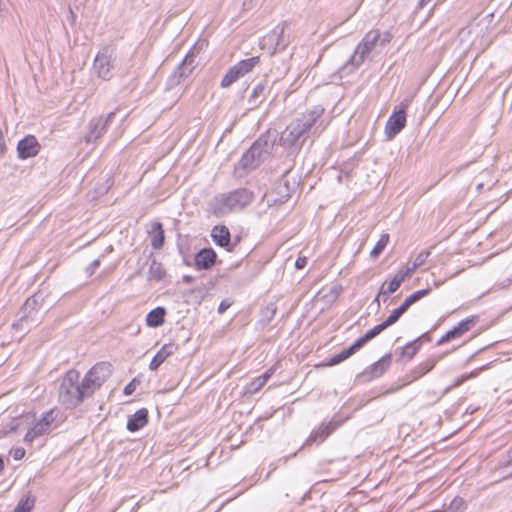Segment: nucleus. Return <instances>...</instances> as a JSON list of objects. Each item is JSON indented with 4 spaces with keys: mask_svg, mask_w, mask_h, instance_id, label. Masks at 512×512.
<instances>
[{
    "mask_svg": "<svg viewBox=\"0 0 512 512\" xmlns=\"http://www.w3.org/2000/svg\"><path fill=\"white\" fill-rule=\"evenodd\" d=\"M436 363L437 359L435 358L427 359L416 367V372L420 375H425L435 367Z\"/></svg>",
    "mask_w": 512,
    "mask_h": 512,
    "instance_id": "e433bc0d",
    "label": "nucleus"
},
{
    "mask_svg": "<svg viewBox=\"0 0 512 512\" xmlns=\"http://www.w3.org/2000/svg\"><path fill=\"white\" fill-rule=\"evenodd\" d=\"M476 375V373L472 372L471 374H467V375H461L459 376L453 384H451L449 387L446 388V392L450 391L451 389L453 388H456L458 386H460L462 383H464L467 379L471 378V377H474Z\"/></svg>",
    "mask_w": 512,
    "mask_h": 512,
    "instance_id": "c03bdc74",
    "label": "nucleus"
},
{
    "mask_svg": "<svg viewBox=\"0 0 512 512\" xmlns=\"http://www.w3.org/2000/svg\"><path fill=\"white\" fill-rule=\"evenodd\" d=\"M216 253L213 249H202L195 256V267L199 270H207L214 265Z\"/></svg>",
    "mask_w": 512,
    "mask_h": 512,
    "instance_id": "f3484780",
    "label": "nucleus"
},
{
    "mask_svg": "<svg viewBox=\"0 0 512 512\" xmlns=\"http://www.w3.org/2000/svg\"><path fill=\"white\" fill-rule=\"evenodd\" d=\"M475 323V318H467L462 321H460L455 327H453L451 330L446 332L445 335H443L438 341L437 345H442L446 342H449L453 339L461 337L463 334H465L467 331H469L472 326Z\"/></svg>",
    "mask_w": 512,
    "mask_h": 512,
    "instance_id": "2eb2a0df",
    "label": "nucleus"
},
{
    "mask_svg": "<svg viewBox=\"0 0 512 512\" xmlns=\"http://www.w3.org/2000/svg\"><path fill=\"white\" fill-rule=\"evenodd\" d=\"M389 242V235L388 234H382L372 251L370 252V256L372 258H377L382 251L385 249Z\"/></svg>",
    "mask_w": 512,
    "mask_h": 512,
    "instance_id": "72a5a7b5",
    "label": "nucleus"
},
{
    "mask_svg": "<svg viewBox=\"0 0 512 512\" xmlns=\"http://www.w3.org/2000/svg\"><path fill=\"white\" fill-rule=\"evenodd\" d=\"M166 310L163 307H157L151 310L146 317V324L149 327H158L164 323Z\"/></svg>",
    "mask_w": 512,
    "mask_h": 512,
    "instance_id": "4be33fe9",
    "label": "nucleus"
},
{
    "mask_svg": "<svg viewBox=\"0 0 512 512\" xmlns=\"http://www.w3.org/2000/svg\"><path fill=\"white\" fill-rule=\"evenodd\" d=\"M41 301V297L37 294L29 297L19 311V317L13 323V328L18 331H28L37 326L42 319Z\"/></svg>",
    "mask_w": 512,
    "mask_h": 512,
    "instance_id": "39448f33",
    "label": "nucleus"
},
{
    "mask_svg": "<svg viewBox=\"0 0 512 512\" xmlns=\"http://www.w3.org/2000/svg\"><path fill=\"white\" fill-rule=\"evenodd\" d=\"M3 467H4V463H3L2 458L0 457V471L3 469Z\"/></svg>",
    "mask_w": 512,
    "mask_h": 512,
    "instance_id": "13d9d810",
    "label": "nucleus"
},
{
    "mask_svg": "<svg viewBox=\"0 0 512 512\" xmlns=\"http://www.w3.org/2000/svg\"><path fill=\"white\" fill-rule=\"evenodd\" d=\"M401 281L396 278L395 276L392 278V280L387 284L383 283L380 287V294H384L385 296L389 295L390 293H394L398 290V288L401 285Z\"/></svg>",
    "mask_w": 512,
    "mask_h": 512,
    "instance_id": "f704fd0d",
    "label": "nucleus"
},
{
    "mask_svg": "<svg viewBox=\"0 0 512 512\" xmlns=\"http://www.w3.org/2000/svg\"><path fill=\"white\" fill-rule=\"evenodd\" d=\"M386 326L383 323H380L370 330H368L362 337L357 339L355 341V344L358 346V348H362L367 342L378 336L382 331H384Z\"/></svg>",
    "mask_w": 512,
    "mask_h": 512,
    "instance_id": "393cba45",
    "label": "nucleus"
},
{
    "mask_svg": "<svg viewBox=\"0 0 512 512\" xmlns=\"http://www.w3.org/2000/svg\"><path fill=\"white\" fill-rule=\"evenodd\" d=\"M134 390H135V385L133 382H130L128 385L125 386L124 393L126 395H130L133 393Z\"/></svg>",
    "mask_w": 512,
    "mask_h": 512,
    "instance_id": "09e8293b",
    "label": "nucleus"
},
{
    "mask_svg": "<svg viewBox=\"0 0 512 512\" xmlns=\"http://www.w3.org/2000/svg\"><path fill=\"white\" fill-rule=\"evenodd\" d=\"M256 148H250L244 155L241 157L239 164L242 168H255L262 162L258 156L255 154Z\"/></svg>",
    "mask_w": 512,
    "mask_h": 512,
    "instance_id": "b1692460",
    "label": "nucleus"
},
{
    "mask_svg": "<svg viewBox=\"0 0 512 512\" xmlns=\"http://www.w3.org/2000/svg\"><path fill=\"white\" fill-rule=\"evenodd\" d=\"M287 24L283 22L278 24L267 36L262 40V48H265L267 44L274 45L271 54H274L278 50H283L288 45V38L285 36V28Z\"/></svg>",
    "mask_w": 512,
    "mask_h": 512,
    "instance_id": "1a4fd4ad",
    "label": "nucleus"
},
{
    "mask_svg": "<svg viewBox=\"0 0 512 512\" xmlns=\"http://www.w3.org/2000/svg\"><path fill=\"white\" fill-rule=\"evenodd\" d=\"M166 272L162 264L156 260H153L149 267V276L152 279L160 281L164 278Z\"/></svg>",
    "mask_w": 512,
    "mask_h": 512,
    "instance_id": "7c9ffc66",
    "label": "nucleus"
},
{
    "mask_svg": "<svg viewBox=\"0 0 512 512\" xmlns=\"http://www.w3.org/2000/svg\"><path fill=\"white\" fill-rule=\"evenodd\" d=\"M24 454H25L24 449H17V450L15 451V453H14V458H15L16 460H19V459H21V458L24 456Z\"/></svg>",
    "mask_w": 512,
    "mask_h": 512,
    "instance_id": "3c124183",
    "label": "nucleus"
},
{
    "mask_svg": "<svg viewBox=\"0 0 512 512\" xmlns=\"http://www.w3.org/2000/svg\"><path fill=\"white\" fill-rule=\"evenodd\" d=\"M115 112H110L106 115H100L92 118L87 126V133L85 135L86 143H93L97 141L107 130V127L113 121Z\"/></svg>",
    "mask_w": 512,
    "mask_h": 512,
    "instance_id": "6e6552de",
    "label": "nucleus"
},
{
    "mask_svg": "<svg viewBox=\"0 0 512 512\" xmlns=\"http://www.w3.org/2000/svg\"><path fill=\"white\" fill-rule=\"evenodd\" d=\"M449 509L451 510V512H458L464 510L466 509V503L462 498L456 497L451 501Z\"/></svg>",
    "mask_w": 512,
    "mask_h": 512,
    "instance_id": "79ce46f5",
    "label": "nucleus"
},
{
    "mask_svg": "<svg viewBox=\"0 0 512 512\" xmlns=\"http://www.w3.org/2000/svg\"><path fill=\"white\" fill-rule=\"evenodd\" d=\"M57 416L56 410L51 409L47 412H45L42 417L38 420L45 428L46 430H49L51 424L55 421Z\"/></svg>",
    "mask_w": 512,
    "mask_h": 512,
    "instance_id": "c9c22d12",
    "label": "nucleus"
},
{
    "mask_svg": "<svg viewBox=\"0 0 512 512\" xmlns=\"http://www.w3.org/2000/svg\"><path fill=\"white\" fill-rule=\"evenodd\" d=\"M99 264H100V261H99V260H94V261L91 263V267H92V268H96V267H98V266H99Z\"/></svg>",
    "mask_w": 512,
    "mask_h": 512,
    "instance_id": "5fc2aeb1",
    "label": "nucleus"
},
{
    "mask_svg": "<svg viewBox=\"0 0 512 512\" xmlns=\"http://www.w3.org/2000/svg\"><path fill=\"white\" fill-rule=\"evenodd\" d=\"M275 140V133L271 134L270 132H267L266 134L261 135L250 148H256V156H258L261 161H264L271 155L275 145Z\"/></svg>",
    "mask_w": 512,
    "mask_h": 512,
    "instance_id": "f8f14e48",
    "label": "nucleus"
},
{
    "mask_svg": "<svg viewBox=\"0 0 512 512\" xmlns=\"http://www.w3.org/2000/svg\"><path fill=\"white\" fill-rule=\"evenodd\" d=\"M243 77L236 65L232 66L221 80V87L227 88Z\"/></svg>",
    "mask_w": 512,
    "mask_h": 512,
    "instance_id": "c85d7f7f",
    "label": "nucleus"
},
{
    "mask_svg": "<svg viewBox=\"0 0 512 512\" xmlns=\"http://www.w3.org/2000/svg\"><path fill=\"white\" fill-rule=\"evenodd\" d=\"M430 255V252L429 251H421L414 259L412 265L415 269L419 268L420 266H422L425 261L427 260V258L429 257Z\"/></svg>",
    "mask_w": 512,
    "mask_h": 512,
    "instance_id": "37998d69",
    "label": "nucleus"
},
{
    "mask_svg": "<svg viewBox=\"0 0 512 512\" xmlns=\"http://www.w3.org/2000/svg\"><path fill=\"white\" fill-rule=\"evenodd\" d=\"M230 307V303L226 301H222L218 307V312L220 314L224 313Z\"/></svg>",
    "mask_w": 512,
    "mask_h": 512,
    "instance_id": "de8ad7c7",
    "label": "nucleus"
},
{
    "mask_svg": "<svg viewBox=\"0 0 512 512\" xmlns=\"http://www.w3.org/2000/svg\"><path fill=\"white\" fill-rule=\"evenodd\" d=\"M266 383L262 380V378L256 377L253 379L246 387L245 393L254 394L258 392Z\"/></svg>",
    "mask_w": 512,
    "mask_h": 512,
    "instance_id": "4c0bfd02",
    "label": "nucleus"
},
{
    "mask_svg": "<svg viewBox=\"0 0 512 512\" xmlns=\"http://www.w3.org/2000/svg\"><path fill=\"white\" fill-rule=\"evenodd\" d=\"M275 370H276L275 367H271L265 373L260 375V377L266 383L271 378V376L275 373Z\"/></svg>",
    "mask_w": 512,
    "mask_h": 512,
    "instance_id": "a18cd8bd",
    "label": "nucleus"
},
{
    "mask_svg": "<svg viewBox=\"0 0 512 512\" xmlns=\"http://www.w3.org/2000/svg\"><path fill=\"white\" fill-rule=\"evenodd\" d=\"M46 428L40 423L36 422L35 425L28 430L24 437L25 442L31 443L35 438L47 432Z\"/></svg>",
    "mask_w": 512,
    "mask_h": 512,
    "instance_id": "2f4dec72",
    "label": "nucleus"
},
{
    "mask_svg": "<svg viewBox=\"0 0 512 512\" xmlns=\"http://www.w3.org/2000/svg\"><path fill=\"white\" fill-rule=\"evenodd\" d=\"M404 314L401 307L394 309L391 314L386 318L385 321L382 323L386 326V328L390 327L391 325L395 324L399 318Z\"/></svg>",
    "mask_w": 512,
    "mask_h": 512,
    "instance_id": "58836bf2",
    "label": "nucleus"
},
{
    "mask_svg": "<svg viewBox=\"0 0 512 512\" xmlns=\"http://www.w3.org/2000/svg\"><path fill=\"white\" fill-rule=\"evenodd\" d=\"M421 345H422V343H421L420 339H415L402 347L401 355L403 357H406L408 360H410L418 352Z\"/></svg>",
    "mask_w": 512,
    "mask_h": 512,
    "instance_id": "c756f323",
    "label": "nucleus"
},
{
    "mask_svg": "<svg viewBox=\"0 0 512 512\" xmlns=\"http://www.w3.org/2000/svg\"><path fill=\"white\" fill-rule=\"evenodd\" d=\"M34 504L35 499L33 497L26 496L19 501L13 512H31L34 508Z\"/></svg>",
    "mask_w": 512,
    "mask_h": 512,
    "instance_id": "473e14b6",
    "label": "nucleus"
},
{
    "mask_svg": "<svg viewBox=\"0 0 512 512\" xmlns=\"http://www.w3.org/2000/svg\"><path fill=\"white\" fill-rule=\"evenodd\" d=\"M253 194L245 188L234 190L215 197L211 203L213 213L223 216L236 209H242L251 203Z\"/></svg>",
    "mask_w": 512,
    "mask_h": 512,
    "instance_id": "20e7f679",
    "label": "nucleus"
},
{
    "mask_svg": "<svg viewBox=\"0 0 512 512\" xmlns=\"http://www.w3.org/2000/svg\"><path fill=\"white\" fill-rule=\"evenodd\" d=\"M80 373L74 369L69 370L61 380L59 386V401L67 409L79 406L86 397L85 388L79 382Z\"/></svg>",
    "mask_w": 512,
    "mask_h": 512,
    "instance_id": "7ed1b4c3",
    "label": "nucleus"
},
{
    "mask_svg": "<svg viewBox=\"0 0 512 512\" xmlns=\"http://www.w3.org/2000/svg\"><path fill=\"white\" fill-rule=\"evenodd\" d=\"M323 113L324 108L318 105L295 118L282 132L280 137L281 144L284 147L301 146L305 140V135L316 124Z\"/></svg>",
    "mask_w": 512,
    "mask_h": 512,
    "instance_id": "f257e3e1",
    "label": "nucleus"
},
{
    "mask_svg": "<svg viewBox=\"0 0 512 512\" xmlns=\"http://www.w3.org/2000/svg\"><path fill=\"white\" fill-rule=\"evenodd\" d=\"M265 90L266 86L264 83H258L255 85L248 99L250 109L257 108L264 101Z\"/></svg>",
    "mask_w": 512,
    "mask_h": 512,
    "instance_id": "412c9836",
    "label": "nucleus"
},
{
    "mask_svg": "<svg viewBox=\"0 0 512 512\" xmlns=\"http://www.w3.org/2000/svg\"><path fill=\"white\" fill-rule=\"evenodd\" d=\"M391 364V355L387 354L380 358L377 362L373 363L369 366L365 372L364 376H366L367 380H372L374 378L380 377L390 366Z\"/></svg>",
    "mask_w": 512,
    "mask_h": 512,
    "instance_id": "dca6fc26",
    "label": "nucleus"
},
{
    "mask_svg": "<svg viewBox=\"0 0 512 512\" xmlns=\"http://www.w3.org/2000/svg\"><path fill=\"white\" fill-rule=\"evenodd\" d=\"M116 53L111 46H104L96 55L93 70L102 80L108 81L113 77L116 66Z\"/></svg>",
    "mask_w": 512,
    "mask_h": 512,
    "instance_id": "423d86ee",
    "label": "nucleus"
},
{
    "mask_svg": "<svg viewBox=\"0 0 512 512\" xmlns=\"http://www.w3.org/2000/svg\"><path fill=\"white\" fill-rule=\"evenodd\" d=\"M415 270L416 269L413 267V265L403 267L397 272L395 277L398 278L401 282H403L405 278L411 276L415 272Z\"/></svg>",
    "mask_w": 512,
    "mask_h": 512,
    "instance_id": "a19ab883",
    "label": "nucleus"
},
{
    "mask_svg": "<svg viewBox=\"0 0 512 512\" xmlns=\"http://www.w3.org/2000/svg\"><path fill=\"white\" fill-rule=\"evenodd\" d=\"M111 374V365L107 362H100L94 365L82 380L86 394L91 396Z\"/></svg>",
    "mask_w": 512,
    "mask_h": 512,
    "instance_id": "0eeeda50",
    "label": "nucleus"
},
{
    "mask_svg": "<svg viewBox=\"0 0 512 512\" xmlns=\"http://www.w3.org/2000/svg\"><path fill=\"white\" fill-rule=\"evenodd\" d=\"M264 313H265V315L269 319H271L275 315V313H276V308H274V307H271V308L267 307L266 310L264 311Z\"/></svg>",
    "mask_w": 512,
    "mask_h": 512,
    "instance_id": "8fccbe9b",
    "label": "nucleus"
},
{
    "mask_svg": "<svg viewBox=\"0 0 512 512\" xmlns=\"http://www.w3.org/2000/svg\"><path fill=\"white\" fill-rule=\"evenodd\" d=\"M259 62H260V57L253 56L251 58L241 60L235 65L239 69L240 74H242V76H245L246 74L251 72L253 70V68L259 64Z\"/></svg>",
    "mask_w": 512,
    "mask_h": 512,
    "instance_id": "cd10ccee",
    "label": "nucleus"
},
{
    "mask_svg": "<svg viewBox=\"0 0 512 512\" xmlns=\"http://www.w3.org/2000/svg\"><path fill=\"white\" fill-rule=\"evenodd\" d=\"M508 456H509V459L507 461V464L510 465V464H512V449L509 451Z\"/></svg>",
    "mask_w": 512,
    "mask_h": 512,
    "instance_id": "6e6d98bb",
    "label": "nucleus"
},
{
    "mask_svg": "<svg viewBox=\"0 0 512 512\" xmlns=\"http://www.w3.org/2000/svg\"><path fill=\"white\" fill-rule=\"evenodd\" d=\"M307 264V258L306 257H299L296 262H295V266L297 269H302L306 266Z\"/></svg>",
    "mask_w": 512,
    "mask_h": 512,
    "instance_id": "49530a36",
    "label": "nucleus"
},
{
    "mask_svg": "<svg viewBox=\"0 0 512 512\" xmlns=\"http://www.w3.org/2000/svg\"><path fill=\"white\" fill-rule=\"evenodd\" d=\"M176 350V346L173 343L165 344L161 347V349L157 352V354L152 358L149 369L154 371L158 369V367Z\"/></svg>",
    "mask_w": 512,
    "mask_h": 512,
    "instance_id": "6ab92c4d",
    "label": "nucleus"
},
{
    "mask_svg": "<svg viewBox=\"0 0 512 512\" xmlns=\"http://www.w3.org/2000/svg\"><path fill=\"white\" fill-rule=\"evenodd\" d=\"M381 296H385L384 294H380V291L378 292V294L376 295V297L374 298L373 300V304H376L377 307L379 308L380 307V297ZM386 300V297H384V301Z\"/></svg>",
    "mask_w": 512,
    "mask_h": 512,
    "instance_id": "603ef678",
    "label": "nucleus"
},
{
    "mask_svg": "<svg viewBox=\"0 0 512 512\" xmlns=\"http://www.w3.org/2000/svg\"><path fill=\"white\" fill-rule=\"evenodd\" d=\"M211 237L216 245L226 248L229 252H233L240 241L239 238H236L232 242L230 231L224 225L215 226L211 231Z\"/></svg>",
    "mask_w": 512,
    "mask_h": 512,
    "instance_id": "9b49d317",
    "label": "nucleus"
},
{
    "mask_svg": "<svg viewBox=\"0 0 512 512\" xmlns=\"http://www.w3.org/2000/svg\"><path fill=\"white\" fill-rule=\"evenodd\" d=\"M406 125L405 108L394 111L385 125V134L388 139L394 138Z\"/></svg>",
    "mask_w": 512,
    "mask_h": 512,
    "instance_id": "ddd939ff",
    "label": "nucleus"
},
{
    "mask_svg": "<svg viewBox=\"0 0 512 512\" xmlns=\"http://www.w3.org/2000/svg\"><path fill=\"white\" fill-rule=\"evenodd\" d=\"M390 40L391 35L388 32L381 33L377 29L369 31L357 45L345 67L350 70L358 68L373 52H379Z\"/></svg>",
    "mask_w": 512,
    "mask_h": 512,
    "instance_id": "f03ea898",
    "label": "nucleus"
},
{
    "mask_svg": "<svg viewBox=\"0 0 512 512\" xmlns=\"http://www.w3.org/2000/svg\"><path fill=\"white\" fill-rule=\"evenodd\" d=\"M149 235L151 237L152 248L155 250L161 249L164 244L165 236L162 224L160 222H154L152 224Z\"/></svg>",
    "mask_w": 512,
    "mask_h": 512,
    "instance_id": "aec40b11",
    "label": "nucleus"
},
{
    "mask_svg": "<svg viewBox=\"0 0 512 512\" xmlns=\"http://www.w3.org/2000/svg\"><path fill=\"white\" fill-rule=\"evenodd\" d=\"M69 13H70L71 19L74 20V13H73V11L70 10Z\"/></svg>",
    "mask_w": 512,
    "mask_h": 512,
    "instance_id": "bf43d9fd",
    "label": "nucleus"
},
{
    "mask_svg": "<svg viewBox=\"0 0 512 512\" xmlns=\"http://www.w3.org/2000/svg\"><path fill=\"white\" fill-rule=\"evenodd\" d=\"M430 0H420L419 4L421 7H423L424 5H426Z\"/></svg>",
    "mask_w": 512,
    "mask_h": 512,
    "instance_id": "4d7b16f0",
    "label": "nucleus"
},
{
    "mask_svg": "<svg viewBox=\"0 0 512 512\" xmlns=\"http://www.w3.org/2000/svg\"><path fill=\"white\" fill-rule=\"evenodd\" d=\"M343 423L342 420L331 419L328 423L322 424L317 430H313L305 443L299 448L302 449L304 446L312 443H322L333 431H335Z\"/></svg>",
    "mask_w": 512,
    "mask_h": 512,
    "instance_id": "9d476101",
    "label": "nucleus"
},
{
    "mask_svg": "<svg viewBox=\"0 0 512 512\" xmlns=\"http://www.w3.org/2000/svg\"><path fill=\"white\" fill-rule=\"evenodd\" d=\"M430 291L431 290L427 288L415 291L412 294H410L408 297L405 298L403 303L400 305L402 311L405 313L410 308L411 305H413L423 297L429 295Z\"/></svg>",
    "mask_w": 512,
    "mask_h": 512,
    "instance_id": "bb28decb",
    "label": "nucleus"
},
{
    "mask_svg": "<svg viewBox=\"0 0 512 512\" xmlns=\"http://www.w3.org/2000/svg\"><path fill=\"white\" fill-rule=\"evenodd\" d=\"M195 59L193 54H187L183 61L177 66V73L185 80L195 68Z\"/></svg>",
    "mask_w": 512,
    "mask_h": 512,
    "instance_id": "5701e85b",
    "label": "nucleus"
},
{
    "mask_svg": "<svg viewBox=\"0 0 512 512\" xmlns=\"http://www.w3.org/2000/svg\"><path fill=\"white\" fill-rule=\"evenodd\" d=\"M358 350H359V348H358V346L354 342L347 349H344L340 353H338V354L334 355L333 357H331L329 359L327 365L328 366L337 365V364L341 363L342 361L346 360L347 358H349L351 355L356 353Z\"/></svg>",
    "mask_w": 512,
    "mask_h": 512,
    "instance_id": "a878e982",
    "label": "nucleus"
},
{
    "mask_svg": "<svg viewBox=\"0 0 512 512\" xmlns=\"http://www.w3.org/2000/svg\"><path fill=\"white\" fill-rule=\"evenodd\" d=\"M41 149L39 142L33 135H27L17 144V153L20 159L35 157Z\"/></svg>",
    "mask_w": 512,
    "mask_h": 512,
    "instance_id": "4468645a",
    "label": "nucleus"
},
{
    "mask_svg": "<svg viewBox=\"0 0 512 512\" xmlns=\"http://www.w3.org/2000/svg\"><path fill=\"white\" fill-rule=\"evenodd\" d=\"M193 280H194V279H193V277H192V276H190V275H184V276H183V281H184L185 283H191Z\"/></svg>",
    "mask_w": 512,
    "mask_h": 512,
    "instance_id": "864d4df0",
    "label": "nucleus"
},
{
    "mask_svg": "<svg viewBox=\"0 0 512 512\" xmlns=\"http://www.w3.org/2000/svg\"><path fill=\"white\" fill-rule=\"evenodd\" d=\"M183 81V77H180V73H177V69L168 77L167 89H172L178 86Z\"/></svg>",
    "mask_w": 512,
    "mask_h": 512,
    "instance_id": "ea45409f",
    "label": "nucleus"
},
{
    "mask_svg": "<svg viewBox=\"0 0 512 512\" xmlns=\"http://www.w3.org/2000/svg\"><path fill=\"white\" fill-rule=\"evenodd\" d=\"M147 423L148 410L141 408L128 418L126 427L130 432H136L142 429Z\"/></svg>",
    "mask_w": 512,
    "mask_h": 512,
    "instance_id": "a211bd4d",
    "label": "nucleus"
}]
</instances>
